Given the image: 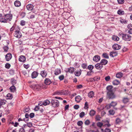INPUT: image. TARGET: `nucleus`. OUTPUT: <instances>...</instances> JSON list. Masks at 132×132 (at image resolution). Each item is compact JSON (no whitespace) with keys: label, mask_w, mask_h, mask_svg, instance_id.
<instances>
[{"label":"nucleus","mask_w":132,"mask_h":132,"mask_svg":"<svg viewBox=\"0 0 132 132\" xmlns=\"http://www.w3.org/2000/svg\"><path fill=\"white\" fill-rule=\"evenodd\" d=\"M13 18V15L11 14H4L3 18H0V22L7 23L8 22L11 21Z\"/></svg>","instance_id":"f257e3e1"},{"label":"nucleus","mask_w":132,"mask_h":132,"mask_svg":"<svg viewBox=\"0 0 132 132\" xmlns=\"http://www.w3.org/2000/svg\"><path fill=\"white\" fill-rule=\"evenodd\" d=\"M30 87L34 90H38L40 88V85L38 84L34 83L30 85Z\"/></svg>","instance_id":"f03ea898"},{"label":"nucleus","mask_w":132,"mask_h":132,"mask_svg":"<svg viewBox=\"0 0 132 132\" xmlns=\"http://www.w3.org/2000/svg\"><path fill=\"white\" fill-rule=\"evenodd\" d=\"M122 38L125 40L129 41L131 40V36L127 34H122Z\"/></svg>","instance_id":"7ed1b4c3"},{"label":"nucleus","mask_w":132,"mask_h":132,"mask_svg":"<svg viewBox=\"0 0 132 132\" xmlns=\"http://www.w3.org/2000/svg\"><path fill=\"white\" fill-rule=\"evenodd\" d=\"M107 96L109 99H113L115 97V96L113 92H107Z\"/></svg>","instance_id":"20e7f679"},{"label":"nucleus","mask_w":132,"mask_h":132,"mask_svg":"<svg viewBox=\"0 0 132 132\" xmlns=\"http://www.w3.org/2000/svg\"><path fill=\"white\" fill-rule=\"evenodd\" d=\"M52 105L54 107H57L59 105V102L57 100H52L51 102Z\"/></svg>","instance_id":"39448f33"},{"label":"nucleus","mask_w":132,"mask_h":132,"mask_svg":"<svg viewBox=\"0 0 132 132\" xmlns=\"http://www.w3.org/2000/svg\"><path fill=\"white\" fill-rule=\"evenodd\" d=\"M14 36L18 38H20L22 36V34L20 32L18 31H15L14 34Z\"/></svg>","instance_id":"423d86ee"},{"label":"nucleus","mask_w":132,"mask_h":132,"mask_svg":"<svg viewBox=\"0 0 132 132\" xmlns=\"http://www.w3.org/2000/svg\"><path fill=\"white\" fill-rule=\"evenodd\" d=\"M40 75L42 77L45 78L47 75V71L45 70H43L41 71Z\"/></svg>","instance_id":"0eeeda50"},{"label":"nucleus","mask_w":132,"mask_h":132,"mask_svg":"<svg viewBox=\"0 0 132 132\" xmlns=\"http://www.w3.org/2000/svg\"><path fill=\"white\" fill-rule=\"evenodd\" d=\"M121 48V46L117 44H114L112 46V48L115 50H119Z\"/></svg>","instance_id":"6e6552de"},{"label":"nucleus","mask_w":132,"mask_h":132,"mask_svg":"<svg viewBox=\"0 0 132 132\" xmlns=\"http://www.w3.org/2000/svg\"><path fill=\"white\" fill-rule=\"evenodd\" d=\"M95 67L96 69L100 70L102 68L103 66L100 63L96 64L95 65Z\"/></svg>","instance_id":"1a4fd4ad"},{"label":"nucleus","mask_w":132,"mask_h":132,"mask_svg":"<svg viewBox=\"0 0 132 132\" xmlns=\"http://www.w3.org/2000/svg\"><path fill=\"white\" fill-rule=\"evenodd\" d=\"M26 60L25 57L23 55H21L19 57V60L20 62H24Z\"/></svg>","instance_id":"9d476101"},{"label":"nucleus","mask_w":132,"mask_h":132,"mask_svg":"<svg viewBox=\"0 0 132 132\" xmlns=\"http://www.w3.org/2000/svg\"><path fill=\"white\" fill-rule=\"evenodd\" d=\"M38 73L36 71H35L33 72L31 74V77L33 78H36L38 76Z\"/></svg>","instance_id":"9b49d317"},{"label":"nucleus","mask_w":132,"mask_h":132,"mask_svg":"<svg viewBox=\"0 0 132 132\" xmlns=\"http://www.w3.org/2000/svg\"><path fill=\"white\" fill-rule=\"evenodd\" d=\"M93 59L94 61L97 62L100 60V57L98 55H96L94 57Z\"/></svg>","instance_id":"f8f14e48"},{"label":"nucleus","mask_w":132,"mask_h":132,"mask_svg":"<svg viewBox=\"0 0 132 132\" xmlns=\"http://www.w3.org/2000/svg\"><path fill=\"white\" fill-rule=\"evenodd\" d=\"M12 57V54L11 53H8L5 55V59L7 61H10Z\"/></svg>","instance_id":"ddd939ff"},{"label":"nucleus","mask_w":132,"mask_h":132,"mask_svg":"<svg viewBox=\"0 0 132 132\" xmlns=\"http://www.w3.org/2000/svg\"><path fill=\"white\" fill-rule=\"evenodd\" d=\"M75 71V68L73 67H70L67 69L66 71L70 73H73Z\"/></svg>","instance_id":"4468645a"},{"label":"nucleus","mask_w":132,"mask_h":132,"mask_svg":"<svg viewBox=\"0 0 132 132\" xmlns=\"http://www.w3.org/2000/svg\"><path fill=\"white\" fill-rule=\"evenodd\" d=\"M61 72V70L60 69L57 68L55 70L54 73L55 75L57 76L60 74Z\"/></svg>","instance_id":"2eb2a0df"},{"label":"nucleus","mask_w":132,"mask_h":132,"mask_svg":"<svg viewBox=\"0 0 132 132\" xmlns=\"http://www.w3.org/2000/svg\"><path fill=\"white\" fill-rule=\"evenodd\" d=\"M56 93L58 95H64L66 93V91L65 90H61L56 91Z\"/></svg>","instance_id":"dca6fc26"},{"label":"nucleus","mask_w":132,"mask_h":132,"mask_svg":"<svg viewBox=\"0 0 132 132\" xmlns=\"http://www.w3.org/2000/svg\"><path fill=\"white\" fill-rule=\"evenodd\" d=\"M110 55L111 57H114L117 55L118 53L117 52L112 51L110 53Z\"/></svg>","instance_id":"f3484780"},{"label":"nucleus","mask_w":132,"mask_h":132,"mask_svg":"<svg viewBox=\"0 0 132 132\" xmlns=\"http://www.w3.org/2000/svg\"><path fill=\"white\" fill-rule=\"evenodd\" d=\"M81 100V97L79 95L75 97V101L77 103H79L80 102Z\"/></svg>","instance_id":"a211bd4d"},{"label":"nucleus","mask_w":132,"mask_h":132,"mask_svg":"<svg viewBox=\"0 0 132 132\" xmlns=\"http://www.w3.org/2000/svg\"><path fill=\"white\" fill-rule=\"evenodd\" d=\"M34 6L32 4H29L27 5L26 7L27 9L28 10H32Z\"/></svg>","instance_id":"6ab92c4d"},{"label":"nucleus","mask_w":132,"mask_h":132,"mask_svg":"<svg viewBox=\"0 0 132 132\" xmlns=\"http://www.w3.org/2000/svg\"><path fill=\"white\" fill-rule=\"evenodd\" d=\"M113 86L111 85H109L106 87V89L108 90L107 92H110L112 91Z\"/></svg>","instance_id":"aec40b11"},{"label":"nucleus","mask_w":132,"mask_h":132,"mask_svg":"<svg viewBox=\"0 0 132 132\" xmlns=\"http://www.w3.org/2000/svg\"><path fill=\"white\" fill-rule=\"evenodd\" d=\"M14 5L15 6L18 7L21 6V3L19 1H16L14 2Z\"/></svg>","instance_id":"412c9836"},{"label":"nucleus","mask_w":132,"mask_h":132,"mask_svg":"<svg viewBox=\"0 0 132 132\" xmlns=\"http://www.w3.org/2000/svg\"><path fill=\"white\" fill-rule=\"evenodd\" d=\"M81 69L79 70H76L75 73V75L77 76H79L81 74Z\"/></svg>","instance_id":"4be33fe9"},{"label":"nucleus","mask_w":132,"mask_h":132,"mask_svg":"<svg viewBox=\"0 0 132 132\" xmlns=\"http://www.w3.org/2000/svg\"><path fill=\"white\" fill-rule=\"evenodd\" d=\"M51 82L50 79L48 78H46L45 80L44 83L47 85H50Z\"/></svg>","instance_id":"5701e85b"},{"label":"nucleus","mask_w":132,"mask_h":132,"mask_svg":"<svg viewBox=\"0 0 132 132\" xmlns=\"http://www.w3.org/2000/svg\"><path fill=\"white\" fill-rule=\"evenodd\" d=\"M108 62V61L107 60L105 59H103L100 62L101 63L102 65L106 64Z\"/></svg>","instance_id":"b1692460"},{"label":"nucleus","mask_w":132,"mask_h":132,"mask_svg":"<svg viewBox=\"0 0 132 132\" xmlns=\"http://www.w3.org/2000/svg\"><path fill=\"white\" fill-rule=\"evenodd\" d=\"M94 95V93L92 91H91L89 92L88 94V97L90 98H92Z\"/></svg>","instance_id":"393cba45"},{"label":"nucleus","mask_w":132,"mask_h":132,"mask_svg":"<svg viewBox=\"0 0 132 132\" xmlns=\"http://www.w3.org/2000/svg\"><path fill=\"white\" fill-rule=\"evenodd\" d=\"M112 39L113 40L115 41H118L119 39V38L116 36H113L112 37Z\"/></svg>","instance_id":"a878e982"},{"label":"nucleus","mask_w":132,"mask_h":132,"mask_svg":"<svg viewBox=\"0 0 132 132\" xmlns=\"http://www.w3.org/2000/svg\"><path fill=\"white\" fill-rule=\"evenodd\" d=\"M96 113V111L93 110H92L90 111L89 114L90 116H94Z\"/></svg>","instance_id":"bb28decb"},{"label":"nucleus","mask_w":132,"mask_h":132,"mask_svg":"<svg viewBox=\"0 0 132 132\" xmlns=\"http://www.w3.org/2000/svg\"><path fill=\"white\" fill-rule=\"evenodd\" d=\"M9 89L12 92H14L16 90L15 87L13 85L10 87Z\"/></svg>","instance_id":"cd10ccee"},{"label":"nucleus","mask_w":132,"mask_h":132,"mask_svg":"<svg viewBox=\"0 0 132 132\" xmlns=\"http://www.w3.org/2000/svg\"><path fill=\"white\" fill-rule=\"evenodd\" d=\"M13 97L12 95L10 93L8 94L6 96L7 99H11Z\"/></svg>","instance_id":"c85d7f7f"},{"label":"nucleus","mask_w":132,"mask_h":132,"mask_svg":"<svg viewBox=\"0 0 132 132\" xmlns=\"http://www.w3.org/2000/svg\"><path fill=\"white\" fill-rule=\"evenodd\" d=\"M100 79V77H96L93 78H91L90 79L91 81H93V80L94 81H97L99 80Z\"/></svg>","instance_id":"c756f323"},{"label":"nucleus","mask_w":132,"mask_h":132,"mask_svg":"<svg viewBox=\"0 0 132 132\" xmlns=\"http://www.w3.org/2000/svg\"><path fill=\"white\" fill-rule=\"evenodd\" d=\"M120 83L119 81L117 80H115L113 81V84L114 85H117Z\"/></svg>","instance_id":"7c9ffc66"},{"label":"nucleus","mask_w":132,"mask_h":132,"mask_svg":"<svg viewBox=\"0 0 132 132\" xmlns=\"http://www.w3.org/2000/svg\"><path fill=\"white\" fill-rule=\"evenodd\" d=\"M120 21L121 23L123 24L126 23L127 22V20L121 18L120 19Z\"/></svg>","instance_id":"2f4dec72"},{"label":"nucleus","mask_w":132,"mask_h":132,"mask_svg":"<svg viewBox=\"0 0 132 132\" xmlns=\"http://www.w3.org/2000/svg\"><path fill=\"white\" fill-rule=\"evenodd\" d=\"M123 76V74L121 72H119L117 73L116 75V77L118 78H121Z\"/></svg>","instance_id":"473e14b6"},{"label":"nucleus","mask_w":132,"mask_h":132,"mask_svg":"<svg viewBox=\"0 0 132 132\" xmlns=\"http://www.w3.org/2000/svg\"><path fill=\"white\" fill-rule=\"evenodd\" d=\"M117 13L119 15H122L124 14V11L121 10H118L117 11Z\"/></svg>","instance_id":"72a5a7b5"},{"label":"nucleus","mask_w":132,"mask_h":132,"mask_svg":"<svg viewBox=\"0 0 132 132\" xmlns=\"http://www.w3.org/2000/svg\"><path fill=\"white\" fill-rule=\"evenodd\" d=\"M50 103V101L48 100H46L44 101L43 102V105L44 106L49 105Z\"/></svg>","instance_id":"f704fd0d"},{"label":"nucleus","mask_w":132,"mask_h":132,"mask_svg":"<svg viewBox=\"0 0 132 132\" xmlns=\"http://www.w3.org/2000/svg\"><path fill=\"white\" fill-rule=\"evenodd\" d=\"M110 104L111 107H114L117 104V103L116 102L112 101Z\"/></svg>","instance_id":"c9c22d12"},{"label":"nucleus","mask_w":132,"mask_h":132,"mask_svg":"<svg viewBox=\"0 0 132 132\" xmlns=\"http://www.w3.org/2000/svg\"><path fill=\"white\" fill-rule=\"evenodd\" d=\"M109 112L110 115H113L114 114L115 112L114 110L111 109L109 111Z\"/></svg>","instance_id":"e433bc0d"},{"label":"nucleus","mask_w":132,"mask_h":132,"mask_svg":"<svg viewBox=\"0 0 132 132\" xmlns=\"http://www.w3.org/2000/svg\"><path fill=\"white\" fill-rule=\"evenodd\" d=\"M116 122L117 124H119L122 121V120L119 118H116Z\"/></svg>","instance_id":"4c0bfd02"},{"label":"nucleus","mask_w":132,"mask_h":132,"mask_svg":"<svg viewBox=\"0 0 132 132\" xmlns=\"http://www.w3.org/2000/svg\"><path fill=\"white\" fill-rule=\"evenodd\" d=\"M102 55L103 57L106 59H108L109 58V55L106 53H103Z\"/></svg>","instance_id":"58836bf2"},{"label":"nucleus","mask_w":132,"mask_h":132,"mask_svg":"<svg viewBox=\"0 0 132 132\" xmlns=\"http://www.w3.org/2000/svg\"><path fill=\"white\" fill-rule=\"evenodd\" d=\"M102 123L100 122H98L97 123V126L99 128H101L103 126Z\"/></svg>","instance_id":"ea45409f"},{"label":"nucleus","mask_w":132,"mask_h":132,"mask_svg":"<svg viewBox=\"0 0 132 132\" xmlns=\"http://www.w3.org/2000/svg\"><path fill=\"white\" fill-rule=\"evenodd\" d=\"M6 102V101L4 100H0V103L2 105H4Z\"/></svg>","instance_id":"a19ab883"},{"label":"nucleus","mask_w":132,"mask_h":132,"mask_svg":"<svg viewBox=\"0 0 132 132\" xmlns=\"http://www.w3.org/2000/svg\"><path fill=\"white\" fill-rule=\"evenodd\" d=\"M123 101V103H126L128 102L129 99L127 98H124Z\"/></svg>","instance_id":"79ce46f5"},{"label":"nucleus","mask_w":132,"mask_h":132,"mask_svg":"<svg viewBox=\"0 0 132 132\" xmlns=\"http://www.w3.org/2000/svg\"><path fill=\"white\" fill-rule=\"evenodd\" d=\"M101 117H100V116L99 115H97L96 116L95 119L97 121H99L101 120Z\"/></svg>","instance_id":"37998d69"},{"label":"nucleus","mask_w":132,"mask_h":132,"mask_svg":"<svg viewBox=\"0 0 132 132\" xmlns=\"http://www.w3.org/2000/svg\"><path fill=\"white\" fill-rule=\"evenodd\" d=\"M94 67L93 66L90 65H89L88 67V69L90 70H92L94 68Z\"/></svg>","instance_id":"c03bdc74"},{"label":"nucleus","mask_w":132,"mask_h":132,"mask_svg":"<svg viewBox=\"0 0 132 132\" xmlns=\"http://www.w3.org/2000/svg\"><path fill=\"white\" fill-rule=\"evenodd\" d=\"M117 1L119 4H123L125 2L124 0H117Z\"/></svg>","instance_id":"a18cd8bd"},{"label":"nucleus","mask_w":132,"mask_h":132,"mask_svg":"<svg viewBox=\"0 0 132 132\" xmlns=\"http://www.w3.org/2000/svg\"><path fill=\"white\" fill-rule=\"evenodd\" d=\"M11 66L10 64L9 63H6L5 65V67L6 68L9 69Z\"/></svg>","instance_id":"49530a36"},{"label":"nucleus","mask_w":132,"mask_h":132,"mask_svg":"<svg viewBox=\"0 0 132 132\" xmlns=\"http://www.w3.org/2000/svg\"><path fill=\"white\" fill-rule=\"evenodd\" d=\"M85 113L83 112H82L79 114L80 117L82 118L85 115Z\"/></svg>","instance_id":"de8ad7c7"},{"label":"nucleus","mask_w":132,"mask_h":132,"mask_svg":"<svg viewBox=\"0 0 132 132\" xmlns=\"http://www.w3.org/2000/svg\"><path fill=\"white\" fill-rule=\"evenodd\" d=\"M11 82L12 84L14 85V84L16 83V81L14 79H11Z\"/></svg>","instance_id":"09e8293b"},{"label":"nucleus","mask_w":132,"mask_h":132,"mask_svg":"<svg viewBox=\"0 0 132 132\" xmlns=\"http://www.w3.org/2000/svg\"><path fill=\"white\" fill-rule=\"evenodd\" d=\"M3 48L4 50V51L7 52L9 49L8 47L7 46H4L3 47Z\"/></svg>","instance_id":"8fccbe9b"},{"label":"nucleus","mask_w":132,"mask_h":132,"mask_svg":"<svg viewBox=\"0 0 132 132\" xmlns=\"http://www.w3.org/2000/svg\"><path fill=\"white\" fill-rule=\"evenodd\" d=\"M90 123V121L88 120H86L85 122V125H88Z\"/></svg>","instance_id":"3c124183"},{"label":"nucleus","mask_w":132,"mask_h":132,"mask_svg":"<svg viewBox=\"0 0 132 132\" xmlns=\"http://www.w3.org/2000/svg\"><path fill=\"white\" fill-rule=\"evenodd\" d=\"M77 125L79 126H81L83 124V122L82 121H80L78 122Z\"/></svg>","instance_id":"603ef678"},{"label":"nucleus","mask_w":132,"mask_h":132,"mask_svg":"<svg viewBox=\"0 0 132 132\" xmlns=\"http://www.w3.org/2000/svg\"><path fill=\"white\" fill-rule=\"evenodd\" d=\"M64 76L63 75H61L59 77V78L60 80L61 81L64 79Z\"/></svg>","instance_id":"864d4df0"},{"label":"nucleus","mask_w":132,"mask_h":132,"mask_svg":"<svg viewBox=\"0 0 132 132\" xmlns=\"http://www.w3.org/2000/svg\"><path fill=\"white\" fill-rule=\"evenodd\" d=\"M88 104L87 102H86L85 104L84 108L85 109H87L88 108Z\"/></svg>","instance_id":"5fc2aeb1"},{"label":"nucleus","mask_w":132,"mask_h":132,"mask_svg":"<svg viewBox=\"0 0 132 132\" xmlns=\"http://www.w3.org/2000/svg\"><path fill=\"white\" fill-rule=\"evenodd\" d=\"M74 66L75 67L78 68L80 66V65L77 63L75 62L74 64Z\"/></svg>","instance_id":"6e6d98bb"},{"label":"nucleus","mask_w":132,"mask_h":132,"mask_svg":"<svg viewBox=\"0 0 132 132\" xmlns=\"http://www.w3.org/2000/svg\"><path fill=\"white\" fill-rule=\"evenodd\" d=\"M110 77L109 76H108L105 77V80L106 81H109L110 79Z\"/></svg>","instance_id":"4d7b16f0"},{"label":"nucleus","mask_w":132,"mask_h":132,"mask_svg":"<svg viewBox=\"0 0 132 132\" xmlns=\"http://www.w3.org/2000/svg\"><path fill=\"white\" fill-rule=\"evenodd\" d=\"M19 132H25V130L23 127H22L19 129Z\"/></svg>","instance_id":"13d9d810"},{"label":"nucleus","mask_w":132,"mask_h":132,"mask_svg":"<svg viewBox=\"0 0 132 132\" xmlns=\"http://www.w3.org/2000/svg\"><path fill=\"white\" fill-rule=\"evenodd\" d=\"M26 23V21L24 20H21L20 22V24L21 26H24Z\"/></svg>","instance_id":"bf43d9fd"},{"label":"nucleus","mask_w":132,"mask_h":132,"mask_svg":"<svg viewBox=\"0 0 132 132\" xmlns=\"http://www.w3.org/2000/svg\"><path fill=\"white\" fill-rule=\"evenodd\" d=\"M24 67L26 68V69H28V68L29 67L30 65L29 64H27V65L24 64H23Z\"/></svg>","instance_id":"052dcab7"},{"label":"nucleus","mask_w":132,"mask_h":132,"mask_svg":"<svg viewBox=\"0 0 132 132\" xmlns=\"http://www.w3.org/2000/svg\"><path fill=\"white\" fill-rule=\"evenodd\" d=\"M87 66V64L85 63H83L81 65L82 67L84 69L86 68Z\"/></svg>","instance_id":"680f3d73"},{"label":"nucleus","mask_w":132,"mask_h":132,"mask_svg":"<svg viewBox=\"0 0 132 132\" xmlns=\"http://www.w3.org/2000/svg\"><path fill=\"white\" fill-rule=\"evenodd\" d=\"M111 106H110V104H107L105 106V108L107 109H110L111 108Z\"/></svg>","instance_id":"e2e57ef3"},{"label":"nucleus","mask_w":132,"mask_h":132,"mask_svg":"<svg viewBox=\"0 0 132 132\" xmlns=\"http://www.w3.org/2000/svg\"><path fill=\"white\" fill-rule=\"evenodd\" d=\"M104 132H111V130L109 128H106L104 130Z\"/></svg>","instance_id":"0e129e2a"},{"label":"nucleus","mask_w":132,"mask_h":132,"mask_svg":"<svg viewBox=\"0 0 132 132\" xmlns=\"http://www.w3.org/2000/svg\"><path fill=\"white\" fill-rule=\"evenodd\" d=\"M15 26L14 25H13L12 28H11L10 29V31H13L15 29Z\"/></svg>","instance_id":"69168bd1"},{"label":"nucleus","mask_w":132,"mask_h":132,"mask_svg":"<svg viewBox=\"0 0 132 132\" xmlns=\"http://www.w3.org/2000/svg\"><path fill=\"white\" fill-rule=\"evenodd\" d=\"M74 108L76 109H78L79 108V106L78 105H75L74 106Z\"/></svg>","instance_id":"338daca9"},{"label":"nucleus","mask_w":132,"mask_h":132,"mask_svg":"<svg viewBox=\"0 0 132 132\" xmlns=\"http://www.w3.org/2000/svg\"><path fill=\"white\" fill-rule=\"evenodd\" d=\"M29 116L30 118H33L34 116V114L33 113H31L30 114Z\"/></svg>","instance_id":"774afa93"}]
</instances>
